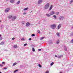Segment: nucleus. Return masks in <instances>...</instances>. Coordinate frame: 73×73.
Returning a JSON list of instances; mask_svg holds the SVG:
<instances>
[{
  "mask_svg": "<svg viewBox=\"0 0 73 73\" xmlns=\"http://www.w3.org/2000/svg\"><path fill=\"white\" fill-rule=\"evenodd\" d=\"M49 7V4L48 3H47L44 7V8L46 9Z\"/></svg>",
  "mask_w": 73,
  "mask_h": 73,
  "instance_id": "nucleus-1",
  "label": "nucleus"
},
{
  "mask_svg": "<svg viewBox=\"0 0 73 73\" xmlns=\"http://www.w3.org/2000/svg\"><path fill=\"white\" fill-rule=\"evenodd\" d=\"M50 27L52 29H55V28H56V25L55 24H53L52 25H51Z\"/></svg>",
  "mask_w": 73,
  "mask_h": 73,
  "instance_id": "nucleus-2",
  "label": "nucleus"
},
{
  "mask_svg": "<svg viewBox=\"0 0 73 73\" xmlns=\"http://www.w3.org/2000/svg\"><path fill=\"white\" fill-rule=\"evenodd\" d=\"M17 17L16 16H13L12 18V21H14V20H15V19H16Z\"/></svg>",
  "mask_w": 73,
  "mask_h": 73,
  "instance_id": "nucleus-3",
  "label": "nucleus"
},
{
  "mask_svg": "<svg viewBox=\"0 0 73 73\" xmlns=\"http://www.w3.org/2000/svg\"><path fill=\"white\" fill-rule=\"evenodd\" d=\"M10 10V8H7L5 10V12H9V11Z\"/></svg>",
  "mask_w": 73,
  "mask_h": 73,
  "instance_id": "nucleus-4",
  "label": "nucleus"
},
{
  "mask_svg": "<svg viewBox=\"0 0 73 73\" xmlns=\"http://www.w3.org/2000/svg\"><path fill=\"white\" fill-rule=\"evenodd\" d=\"M26 27H29L30 25V23L29 22H27L26 23Z\"/></svg>",
  "mask_w": 73,
  "mask_h": 73,
  "instance_id": "nucleus-5",
  "label": "nucleus"
},
{
  "mask_svg": "<svg viewBox=\"0 0 73 73\" xmlns=\"http://www.w3.org/2000/svg\"><path fill=\"white\" fill-rule=\"evenodd\" d=\"M54 11H51L50 13V15H54Z\"/></svg>",
  "mask_w": 73,
  "mask_h": 73,
  "instance_id": "nucleus-6",
  "label": "nucleus"
},
{
  "mask_svg": "<svg viewBox=\"0 0 73 73\" xmlns=\"http://www.w3.org/2000/svg\"><path fill=\"white\" fill-rule=\"evenodd\" d=\"M42 2V0H39L38 1V4H41Z\"/></svg>",
  "mask_w": 73,
  "mask_h": 73,
  "instance_id": "nucleus-7",
  "label": "nucleus"
},
{
  "mask_svg": "<svg viewBox=\"0 0 73 73\" xmlns=\"http://www.w3.org/2000/svg\"><path fill=\"white\" fill-rule=\"evenodd\" d=\"M60 18L59 19V20H63L64 19V17L62 16H61L60 17Z\"/></svg>",
  "mask_w": 73,
  "mask_h": 73,
  "instance_id": "nucleus-8",
  "label": "nucleus"
},
{
  "mask_svg": "<svg viewBox=\"0 0 73 73\" xmlns=\"http://www.w3.org/2000/svg\"><path fill=\"white\" fill-rule=\"evenodd\" d=\"M61 24H60L58 26V29H59L60 28H61Z\"/></svg>",
  "mask_w": 73,
  "mask_h": 73,
  "instance_id": "nucleus-9",
  "label": "nucleus"
},
{
  "mask_svg": "<svg viewBox=\"0 0 73 73\" xmlns=\"http://www.w3.org/2000/svg\"><path fill=\"white\" fill-rule=\"evenodd\" d=\"M13 47L14 48H16L17 47V44L15 45H14Z\"/></svg>",
  "mask_w": 73,
  "mask_h": 73,
  "instance_id": "nucleus-10",
  "label": "nucleus"
},
{
  "mask_svg": "<svg viewBox=\"0 0 73 73\" xmlns=\"http://www.w3.org/2000/svg\"><path fill=\"white\" fill-rule=\"evenodd\" d=\"M17 62H15L14 63L13 65V66H15L16 65H17Z\"/></svg>",
  "mask_w": 73,
  "mask_h": 73,
  "instance_id": "nucleus-11",
  "label": "nucleus"
},
{
  "mask_svg": "<svg viewBox=\"0 0 73 73\" xmlns=\"http://www.w3.org/2000/svg\"><path fill=\"white\" fill-rule=\"evenodd\" d=\"M52 7H53V5H51L50 6V8L49 9V11H50V10H51V9H52Z\"/></svg>",
  "mask_w": 73,
  "mask_h": 73,
  "instance_id": "nucleus-12",
  "label": "nucleus"
},
{
  "mask_svg": "<svg viewBox=\"0 0 73 73\" xmlns=\"http://www.w3.org/2000/svg\"><path fill=\"white\" fill-rule=\"evenodd\" d=\"M63 57V55H61L60 56H58V58H61V57Z\"/></svg>",
  "mask_w": 73,
  "mask_h": 73,
  "instance_id": "nucleus-13",
  "label": "nucleus"
},
{
  "mask_svg": "<svg viewBox=\"0 0 73 73\" xmlns=\"http://www.w3.org/2000/svg\"><path fill=\"white\" fill-rule=\"evenodd\" d=\"M14 1H15V0H11L10 1V2L11 3H13Z\"/></svg>",
  "mask_w": 73,
  "mask_h": 73,
  "instance_id": "nucleus-14",
  "label": "nucleus"
},
{
  "mask_svg": "<svg viewBox=\"0 0 73 73\" xmlns=\"http://www.w3.org/2000/svg\"><path fill=\"white\" fill-rule=\"evenodd\" d=\"M4 42H2L0 43V45H4Z\"/></svg>",
  "mask_w": 73,
  "mask_h": 73,
  "instance_id": "nucleus-15",
  "label": "nucleus"
},
{
  "mask_svg": "<svg viewBox=\"0 0 73 73\" xmlns=\"http://www.w3.org/2000/svg\"><path fill=\"white\" fill-rule=\"evenodd\" d=\"M56 35L58 37H59L60 36V33H56Z\"/></svg>",
  "mask_w": 73,
  "mask_h": 73,
  "instance_id": "nucleus-16",
  "label": "nucleus"
},
{
  "mask_svg": "<svg viewBox=\"0 0 73 73\" xmlns=\"http://www.w3.org/2000/svg\"><path fill=\"white\" fill-rule=\"evenodd\" d=\"M8 17L9 19H11L12 17V15H9V16Z\"/></svg>",
  "mask_w": 73,
  "mask_h": 73,
  "instance_id": "nucleus-17",
  "label": "nucleus"
},
{
  "mask_svg": "<svg viewBox=\"0 0 73 73\" xmlns=\"http://www.w3.org/2000/svg\"><path fill=\"white\" fill-rule=\"evenodd\" d=\"M28 8H26L25 9H24V11H27V10H28Z\"/></svg>",
  "mask_w": 73,
  "mask_h": 73,
  "instance_id": "nucleus-18",
  "label": "nucleus"
},
{
  "mask_svg": "<svg viewBox=\"0 0 73 73\" xmlns=\"http://www.w3.org/2000/svg\"><path fill=\"white\" fill-rule=\"evenodd\" d=\"M32 49L33 52L35 51V48H32Z\"/></svg>",
  "mask_w": 73,
  "mask_h": 73,
  "instance_id": "nucleus-19",
  "label": "nucleus"
},
{
  "mask_svg": "<svg viewBox=\"0 0 73 73\" xmlns=\"http://www.w3.org/2000/svg\"><path fill=\"white\" fill-rule=\"evenodd\" d=\"M59 14H60V13L59 12H57L56 13V15H59Z\"/></svg>",
  "mask_w": 73,
  "mask_h": 73,
  "instance_id": "nucleus-20",
  "label": "nucleus"
},
{
  "mask_svg": "<svg viewBox=\"0 0 73 73\" xmlns=\"http://www.w3.org/2000/svg\"><path fill=\"white\" fill-rule=\"evenodd\" d=\"M46 16H47L48 17H50V15L48 14H46Z\"/></svg>",
  "mask_w": 73,
  "mask_h": 73,
  "instance_id": "nucleus-21",
  "label": "nucleus"
},
{
  "mask_svg": "<svg viewBox=\"0 0 73 73\" xmlns=\"http://www.w3.org/2000/svg\"><path fill=\"white\" fill-rule=\"evenodd\" d=\"M54 64V63L53 62H52V63L50 64L51 66H52V65Z\"/></svg>",
  "mask_w": 73,
  "mask_h": 73,
  "instance_id": "nucleus-22",
  "label": "nucleus"
},
{
  "mask_svg": "<svg viewBox=\"0 0 73 73\" xmlns=\"http://www.w3.org/2000/svg\"><path fill=\"white\" fill-rule=\"evenodd\" d=\"M60 43V40L56 41V44H59Z\"/></svg>",
  "mask_w": 73,
  "mask_h": 73,
  "instance_id": "nucleus-23",
  "label": "nucleus"
},
{
  "mask_svg": "<svg viewBox=\"0 0 73 73\" xmlns=\"http://www.w3.org/2000/svg\"><path fill=\"white\" fill-rule=\"evenodd\" d=\"M44 38H45V37H42L41 38H40V40H42V39Z\"/></svg>",
  "mask_w": 73,
  "mask_h": 73,
  "instance_id": "nucleus-24",
  "label": "nucleus"
},
{
  "mask_svg": "<svg viewBox=\"0 0 73 73\" xmlns=\"http://www.w3.org/2000/svg\"><path fill=\"white\" fill-rule=\"evenodd\" d=\"M16 72H18V70H16L14 71V73H16Z\"/></svg>",
  "mask_w": 73,
  "mask_h": 73,
  "instance_id": "nucleus-25",
  "label": "nucleus"
},
{
  "mask_svg": "<svg viewBox=\"0 0 73 73\" xmlns=\"http://www.w3.org/2000/svg\"><path fill=\"white\" fill-rule=\"evenodd\" d=\"M65 51H66V50H67V49L66 48V47L65 46Z\"/></svg>",
  "mask_w": 73,
  "mask_h": 73,
  "instance_id": "nucleus-26",
  "label": "nucleus"
},
{
  "mask_svg": "<svg viewBox=\"0 0 73 73\" xmlns=\"http://www.w3.org/2000/svg\"><path fill=\"white\" fill-rule=\"evenodd\" d=\"M37 32H38V33H39V34H40V31L39 30L37 31Z\"/></svg>",
  "mask_w": 73,
  "mask_h": 73,
  "instance_id": "nucleus-27",
  "label": "nucleus"
},
{
  "mask_svg": "<svg viewBox=\"0 0 73 73\" xmlns=\"http://www.w3.org/2000/svg\"><path fill=\"white\" fill-rule=\"evenodd\" d=\"M38 65L39 67H40V68H41V67H42V66H41V65L40 64H38Z\"/></svg>",
  "mask_w": 73,
  "mask_h": 73,
  "instance_id": "nucleus-28",
  "label": "nucleus"
},
{
  "mask_svg": "<svg viewBox=\"0 0 73 73\" xmlns=\"http://www.w3.org/2000/svg\"><path fill=\"white\" fill-rule=\"evenodd\" d=\"M53 17L55 18V19H56V16L55 15H53Z\"/></svg>",
  "mask_w": 73,
  "mask_h": 73,
  "instance_id": "nucleus-29",
  "label": "nucleus"
},
{
  "mask_svg": "<svg viewBox=\"0 0 73 73\" xmlns=\"http://www.w3.org/2000/svg\"><path fill=\"white\" fill-rule=\"evenodd\" d=\"M21 40L22 41H24V40H24V38H22L21 39Z\"/></svg>",
  "mask_w": 73,
  "mask_h": 73,
  "instance_id": "nucleus-30",
  "label": "nucleus"
},
{
  "mask_svg": "<svg viewBox=\"0 0 73 73\" xmlns=\"http://www.w3.org/2000/svg\"><path fill=\"white\" fill-rule=\"evenodd\" d=\"M35 34H32V36H32V37H33L34 36H35Z\"/></svg>",
  "mask_w": 73,
  "mask_h": 73,
  "instance_id": "nucleus-31",
  "label": "nucleus"
},
{
  "mask_svg": "<svg viewBox=\"0 0 73 73\" xmlns=\"http://www.w3.org/2000/svg\"><path fill=\"white\" fill-rule=\"evenodd\" d=\"M73 1L72 0V1H70V4H72V3H73Z\"/></svg>",
  "mask_w": 73,
  "mask_h": 73,
  "instance_id": "nucleus-32",
  "label": "nucleus"
},
{
  "mask_svg": "<svg viewBox=\"0 0 73 73\" xmlns=\"http://www.w3.org/2000/svg\"><path fill=\"white\" fill-rule=\"evenodd\" d=\"M20 3V1H18L17 2V4H19Z\"/></svg>",
  "mask_w": 73,
  "mask_h": 73,
  "instance_id": "nucleus-33",
  "label": "nucleus"
},
{
  "mask_svg": "<svg viewBox=\"0 0 73 73\" xmlns=\"http://www.w3.org/2000/svg\"><path fill=\"white\" fill-rule=\"evenodd\" d=\"M27 45V44L26 43V44H24V46H26V45Z\"/></svg>",
  "mask_w": 73,
  "mask_h": 73,
  "instance_id": "nucleus-34",
  "label": "nucleus"
},
{
  "mask_svg": "<svg viewBox=\"0 0 73 73\" xmlns=\"http://www.w3.org/2000/svg\"><path fill=\"white\" fill-rule=\"evenodd\" d=\"M71 43H73V39H72L71 41Z\"/></svg>",
  "mask_w": 73,
  "mask_h": 73,
  "instance_id": "nucleus-35",
  "label": "nucleus"
},
{
  "mask_svg": "<svg viewBox=\"0 0 73 73\" xmlns=\"http://www.w3.org/2000/svg\"><path fill=\"white\" fill-rule=\"evenodd\" d=\"M31 38H30L29 39V41H31Z\"/></svg>",
  "mask_w": 73,
  "mask_h": 73,
  "instance_id": "nucleus-36",
  "label": "nucleus"
},
{
  "mask_svg": "<svg viewBox=\"0 0 73 73\" xmlns=\"http://www.w3.org/2000/svg\"><path fill=\"white\" fill-rule=\"evenodd\" d=\"M45 73H49V71H46V72Z\"/></svg>",
  "mask_w": 73,
  "mask_h": 73,
  "instance_id": "nucleus-37",
  "label": "nucleus"
},
{
  "mask_svg": "<svg viewBox=\"0 0 73 73\" xmlns=\"http://www.w3.org/2000/svg\"><path fill=\"white\" fill-rule=\"evenodd\" d=\"M2 64H3V65H4L5 64V62H2Z\"/></svg>",
  "mask_w": 73,
  "mask_h": 73,
  "instance_id": "nucleus-38",
  "label": "nucleus"
},
{
  "mask_svg": "<svg viewBox=\"0 0 73 73\" xmlns=\"http://www.w3.org/2000/svg\"><path fill=\"white\" fill-rule=\"evenodd\" d=\"M2 37H1L0 38V41H1V40H2Z\"/></svg>",
  "mask_w": 73,
  "mask_h": 73,
  "instance_id": "nucleus-39",
  "label": "nucleus"
},
{
  "mask_svg": "<svg viewBox=\"0 0 73 73\" xmlns=\"http://www.w3.org/2000/svg\"><path fill=\"white\" fill-rule=\"evenodd\" d=\"M38 51H41V49H38Z\"/></svg>",
  "mask_w": 73,
  "mask_h": 73,
  "instance_id": "nucleus-40",
  "label": "nucleus"
},
{
  "mask_svg": "<svg viewBox=\"0 0 73 73\" xmlns=\"http://www.w3.org/2000/svg\"><path fill=\"white\" fill-rule=\"evenodd\" d=\"M3 64H0V66H3Z\"/></svg>",
  "mask_w": 73,
  "mask_h": 73,
  "instance_id": "nucleus-41",
  "label": "nucleus"
},
{
  "mask_svg": "<svg viewBox=\"0 0 73 73\" xmlns=\"http://www.w3.org/2000/svg\"><path fill=\"white\" fill-rule=\"evenodd\" d=\"M26 14H27V13H23V15H26Z\"/></svg>",
  "mask_w": 73,
  "mask_h": 73,
  "instance_id": "nucleus-42",
  "label": "nucleus"
},
{
  "mask_svg": "<svg viewBox=\"0 0 73 73\" xmlns=\"http://www.w3.org/2000/svg\"><path fill=\"white\" fill-rule=\"evenodd\" d=\"M15 40V38H12V40Z\"/></svg>",
  "mask_w": 73,
  "mask_h": 73,
  "instance_id": "nucleus-43",
  "label": "nucleus"
},
{
  "mask_svg": "<svg viewBox=\"0 0 73 73\" xmlns=\"http://www.w3.org/2000/svg\"><path fill=\"white\" fill-rule=\"evenodd\" d=\"M57 57V55H55V57Z\"/></svg>",
  "mask_w": 73,
  "mask_h": 73,
  "instance_id": "nucleus-44",
  "label": "nucleus"
},
{
  "mask_svg": "<svg viewBox=\"0 0 73 73\" xmlns=\"http://www.w3.org/2000/svg\"><path fill=\"white\" fill-rule=\"evenodd\" d=\"M22 24H23V25L24 24V23H22Z\"/></svg>",
  "mask_w": 73,
  "mask_h": 73,
  "instance_id": "nucleus-45",
  "label": "nucleus"
},
{
  "mask_svg": "<svg viewBox=\"0 0 73 73\" xmlns=\"http://www.w3.org/2000/svg\"><path fill=\"white\" fill-rule=\"evenodd\" d=\"M59 73H62V72H59Z\"/></svg>",
  "mask_w": 73,
  "mask_h": 73,
  "instance_id": "nucleus-46",
  "label": "nucleus"
},
{
  "mask_svg": "<svg viewBox=\"0 0 73 73\" xmlns=\"http://www.w3.org/2000/svg\"><path fill=\"white\" fill-rule=\"evenodd\" d=\"M1 35H0V37H1Z\"/></svg>",
  "mask_w": 73,
  "mask_h": 73,
  "instance_id": "nucleus-47",
  "label": "nucleus"
},
{
  "mask_svg": "<svg viewBox=\"0 0 73 73\" xmlns=\"http://www.w3.org/2000/svg\"><path fill=\"white\" fill-rule=\"evenodd\" d=\"M0 73H1V72H0Z\"/></svg>",
  "mask_w": 73,
  "mask_h": 73,
  "instance_id": "nucleus-48",
  "label": "nucleus"
},
{
  "mask_svg": "<svg viewBox=\"0 0 73 73\" xmlns=\"http://www.w3.org/2000/svg\"><path fill=\"white\" fill-rule=\"evenodd\" d=\"M0 22H1V21H0Z\"/></svg>",
  "mask_w": 73,
  "mask_h": 73,
  "instance_id": "nucleus-49",
  "label": "nucleus"
}]
</instances>
